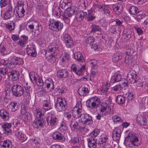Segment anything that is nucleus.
Segmentation results:
<instances>
[{
	"instance_id": "1",
	"label": "nucleus",
	"mask_w": 148,
	"mask_h": 148,
	"mask_svg": "<svg viewBox=\"0 0 148 148\" xmlns=\"http://www.w3.org/2000/svg\"><path fill=\"white\" fill-rule=\"evenodd\" d=\"M125 143L127 146L133 147L134 146H139L141 142L136 134L131 132H130L125 138Z\"/></svg>"
},
{
	"instance_id": "2",
	"label": "nucleus",
	"mask_w": 148,
	"mask_h": 148,
	"mask_svg": "<svg viewBox=\"0 0 148 148\" xmlns=\"http://www.w3.org/2000/svg\"><path fill=\"white\" fill-rule=\"evenodd\" d=\"M79 121V127L80 130L83 131L85 128L86 125L92 124V121L91 117L88 114L82 115Z\"/></svg>"
},
{
	"instance_id": "3",
	"label": "nucleus",
	"mask_w": 148,
	"mask_h": 148,
	"mask_svg": "<svg viewBox=\"0 0 148 148\" xmlns=\"http://www.w3.org/2000/svg\"><path fill=\"white\" fill-rule=\"evenodd\" d=\"M28 27L31 30L34 29L35 33L38 35L41 33L42 31V27L39 25V23L37 21H30L27 24Z\"/></svg>"
},
{
	"instance_id": "4",
	"label": "nucleus",
	"mask_w": 148,
	"mask_h": 148,
	"mask_svg": "<svg viewBox=\"0 0 148 148\" xmlns=\"http://www.w3.org/2000/svg\"><path fill=\"white\" fill-rule=\"evenodd\" d=\"M67 103V102L65 99L59 97L57 99L55 107L59 112H61L64 110L66 109Z\"/></svg>"
},
{
	"instance_id": "5",
	"label": "nucleus",
	"mask_w": 148,
	"mask_h": 148,
	"mask_svg": "<svg viewBox=\"0 0 148 148\" xmlns=\"http://www.w3.org/2000/svg\"><path fill=\"white\" fill-rule=\"evenodd\" d=\"M49 28L53 31H58L61 30L63 27V24L58 21L50 20L49 25Z\"/></svg>"
},
{
	"instance_id": "6",
	"label": "nucleus",
	"mask_w": 148,
	"mask_h": 148,
	"mask_svg": "<svg viewBox=\"0 0 148 148\" xmlns=\"http://www.w3.org/2000/svg\"><path fill=\"white\" fill-rule=\"evenodd\" d=\"M100 100L96 96L92 97L88 99L86 102V105L90 108H95L96 107L99 106V103L100 102Z\"/></svg>"
},
{
	"instance_id": "7",
	"label": "nucleus",
	"mask_w": 148,
	"mask_h": 148,
	"mask_svg": "<svg viewBox=\"0 0 148 148\" xmlns=\"http://www.w3.org/2000/svg\"><path fill=\"white\" fill-rule=\"evenodd\" d=\"M82 104L81 103H77L72 111V115L74 118L77 119L80 117L81 118L83 114L82 113Z\"/></svg>"
},
{
	"instance_id": "8",
	"label": "nucleus",
	"mask_w": 148,
	"mask_h": 148,
	"mask_svg": "<svg viewBox=\"0 0 148 148\" xmlns=\"http://www.w3.org/2000/svg\"><path fill=\"white\" fill-rule=\"evenodd\" d=\"M12 90L13 95L16 97H20L23 94L24 90L21 86L16 84L12 86Z\"/></svg>"
},
{
	"instance_id": "9",
	"label": "nucleus",
	"mask_w": 148,
	"mask_h": 148,
	"mask_svg": "<svg viewBox=\"0 0 148 148\" xmlns=\"http://www.w3.org/2000/svg\"><path fill=\"white\" fill-rule=\"evenodd\" d=\"M85 66L84 65L79 67L78 65L75 64H73L71 67V70L74 72L77 75L79 76H82L83 75V72Z\"/></svg>"
},
{
	"instance_id": "10",
	"label": "nucleus",
	"mask_w": 148,
	"mask_h": 148,
	"mask_svg": "<svg viewBox=\"0 0 148 148\" xmlns=\"http://www.w3.org/2000/svg\"><path fill=\"white\" fill-rule=\"evenodd\" d=\"M127 79L132 84H134L139 80V77L134 71H132L129 72L127 75Z\"/></svg>"
},
{
	"instance_id": "11",
	"label": "nucleus",
	"mask_w": 148,
	"mask_h": 148,
	"mask_svg": "<svg viewBox=\"0 0 148 148\" xmlns=\"http://www.w3.org/2000/svg\"><path fill=\"white\" fill-rule=\"evenodd\" d=\"M46 121L48 124L53 126L56 124L57 118L52 112H49L47 114Z\"/></svg>"
},
{
	"instance_id": "12",
	"label": "nucleus",
	"mask_w": 148,
	"mask_h": 148,
	"mask_svg": "<svg viewBox=\"0 0 148 148\" xmlns=\"http://www.w3.org/2000/svg\"><path fill=\"white\" fill-rule=\"evenodd\" d=\"M100 110L103 116H105L109 114L111 112V108L110 106L106 103H103L100 106Z\"/></svg>"
},
{
	"instance_id": "13",
	"label": "nucleus",
	"mask_w": 148,
	"mask_h": 148,
	"mask_svg": "<svg viewBox=\"0 0 148 148\" xmlns=\"http://www.w3.org/2000/svg\"><path fill=\"white\" fill-rule=\"evenodd\" d=\"M10 63V68H13L15 67L17 64H23V59L18 57H13L11 60Z\"/></svg>"
},
{
	"instance_id": "14",
	"label": "nucleus",
	"mask_w": 148,
	"mask_h": 148,
	"mask_svg": "<svg viewBox=\"0 0 148 148\" xmlns=\"http://www.w3.org/2000/svg\"><path fill=\"white\" fill-rule=\"evenodd\" d=\"M26 51L27 54L29 56L33 57L36 56V53L33 45L31 44L27 45L26 48Z\"/></svg>"
},
{
	"instance_id": "15",
	"label": "nucleus",
	"mask_w": 148,
	"mask_h": 148,
	"mask_svg": "<svg viewBox=\"0 0 148 148\" xmlns=\"http://www.w3.org/2000/svg\"><path fill=\"white\" fill-rule=\"evenodd\" d=\"M63 38L66 43V46L71 47L73 45V41L70 35L67 33L64 34Z\"/></svg>"
},
{
	"instance_id": "16",
	"label": "nucleus",
	"mask_w": 148,
	"mask_h": 148,
	"mask_svg": "<svg viewBox=\"0 0 148 148\" xmlns=\"http://www.w3.org/2000/svg\"><path fill=\"white\" fill-rule=\"evenodd\" d=\"M121 134V130L118 128H115L113 131L112 138L114 141L119 140L120 138Z\"/></svg>"
},
{
	"instance_id": "17",
	"label": "nucleus",
	"mask_w": 148,
	"mask_h": 148,
	"mask_svg": "<svg viewBox=\"0 0 148 148\" xmlns=\"http://www.w3.org/2000/svg\"><path fill=\"white\" fill-rule=\"evenodd\" d=\"M78 11V8L75 6H70L68 8H67L65 13L66 15L68 17H70L74 14H76Z\"/></svg>"
},
{
	"instance_id": "18",
	"label": "nucleus",
	"mask_w": 148,
	"mask_h": 148,
	"mask_svg": "<svg viewBox=\"0 0 148 148\" xmlns=\"http://www.w3.org/2000/svg\"><path fill=\"white\" fill-rule=\"evenodd\" d=\"M108 139V137L106 135L103 134L101 135L98 142V145L100 148H104L105 147L106 142Z\"/></svg>"
},
{
	"instance_id": "19",
	"label": "nucleus",
	"mask_w": 148,
	"mask_h": 148,
	"mask_svg": "<svg viewBox=\"0 0 148 148\" xmlns=\"http://www.w3.org/2000/svg\"><path fill=\"white\" fill-rule=\"evenodd\" d=\"M111 6H112L113 10L116 14L118 15L120 14L123 9V6L121 4L116 3L111 5Z\"/></svg>"
},
{
	"instance_id": "20",
	"label": "nucleus",
	"mask_w": 148,
	"mask_h": 148,
	"mask_svg": "<svg viewBox=\"0 0 148 148\" xmlns=\"http://www.w3.org/2000/svg\"><path fill=\"white\" fill-rule=\"evenodd\" d=\"M59 46L56 43H51L48 47L49 51H50L52 54L57 53L59 52Z\"/></svg>"
},
{
	"instance_id": "21",
	"label": "nucleus",
	"mask_w": 148,
	"mask_h": 148,
	"mask_svg": "<svg viewBox=\"0 0 148 148\" xmlns=\"http://www.w3.org/2000/svg\"><path fill=\"white\" fill-rule=\"evenodd\" d=\"M137 122L140 125H145L147 124V119L145 116L143 115L138 116L136 118Z\"/></svg>"
},
{
	"instance_id": "22",
	"label": "nucleus",
	"mask_w": 148,
	"mask_h": 148,
	"mask_svg": "<svg viewBox=\"0 0 148 148\" xmlns=\"http://www.w3.org/2000/svg\"><path fill=\"white\" fill-rule=\"evenodd\" d=\"M76 13L75 20L78 22L82 21L87 15L86 12L83 11H79L78 10L77 13Z\"/></svg>"
},
{
	"instance_id": "23",
	"label": "nucleus",
	"mask_w": 148,
	"mask_h": 148,
	"mask_svg": "<svg viewBox=\"0 0 148 148\" xmlns=\"http://www.w3.org/2000/svg\"><path fill=\"white\" fill-rule=\"evenodd\" d=\"M121 79V74L119 73V72L115 73L114 75L112 77L110 82L111 83H114L120 81Z\"/></svg>"
},
{
	"instance_id": "24",
	"label": "nucleus",
	"mask_w": 148,
	"mask_h": 148,
	"mask_svg": "<svg viewBox=\"0 0 148 148\" xmlns=\"http://www.w3.org/2000/svg\"><path fill=\"white\" fill-rule=\"evenodd\" d=\"M45 122L42 119H35L33 122V126L35 128H38L43 126Z\"/></svg>"
},
{
	"instance_id": "25",
	"label": "nucleus",
	"mask_w": 148,
	"mask_h": 148,
	"mask_svg": "<svg viewBox=\"0 0 148 148\" xmlns=\"http://www.w3.org/2000/svg\"><path fill=\"white\" fill-rule=\"evenodd\" d=\"M88 146L90 148H95L97 145V140L93 138L87 139Z\"/></svg>"
},
{
	"instance_id": "26",
	"label": "nucleus",
	"mask_w": 148,
	"mask_h": 148,
	"mask_svg": "<svg viewBox=\"0 0 148 148\" xmlns=\"http://www.w3.org/2000/svg\"><path fill=\"white\" fill-rule=\"evenodd\" d=\"M77 119H73L71 121L70 127L72 130L77 131L79 128V126L77 122Z\"/></svg>"
},
{
	"instance_id": "27",
	"label": "nucleus",
	"mask_w": 148,
	"mask_h": 148,
	"mask_svg": "<svg viewBox=\"0 0 148 148\" xmlns=\"http://www.w3.org/2000/svg\"><path fill=\"white\" fill-rule=\"evenodd\" d=\"M66 92L65 87L63 86H60L55 88L54 90V93L55 95H58L64 93Z\"/></svg>"
},
{
	"instance_id": "28",
	"label": "nucleus",
	"mask_w": 148,
	"mask_h": 148,
	"mask_svg": "<svg viewBox=\"0 0 148 148\" xmlns=\"http://www.w3.org/2000/svg\"><path fill=\"white\" fill-rule=\"evenodd\" d=\"M45 84H46V87L48 89H49L51 91L54 88V84L52 79L49 78L45 81Z\"/></svg>"
},
{
	"instance_id": "29",
	"label": "nucleus",
	"mask_w": 148,
	"mask_h": 148,
	"mask_svg": "<svg viewBox=\"0 0 148 148\" xmlns=\"http://www.w3.org/2000/svg\"><path fill=\"white\" fill-rule=\"evenodd\" d=\"M78 93L81 96H84L89 92L88 89L86 87H80L78 91Z\"/></svg>"
},
{
	"instance_id": "30",
	"label": "nucleus",
	"mask_w": 148,
	"mask_h": 148,
	"mask_svg": "<svg viewBox=\"0 0 148 148\" xmlns=\"http://www.w3.org/2000/svg\"><path fill=\"white\" fill-rule=\"evenodd\" d=\"M53 138L54 140H59L60 141L63 140L64 137L63 136L60 132H56L52 134Z\"/></svg>"
},
{
	"instance_id": "31",
	"label": "nucleus",
	"mask_w": 148,
	"mask_h": 148,
	"mask_svg": "<svg viewBox=\"0 0 148 148\" xmlns=\"http://www.w3.org/2000/svg\"><path fill=\"white\" fill-rule=\"evenodd\" d=\"M19 75V73L18 71L13 70L11 71L10 77L11 76L12 80L15 81L18 79Z\"/></svg>"
},
{
	"instance_id": "32",
	"label": "nucleus",
	"mask_w": 148,
	"mask_h": 148,
	"mask_svg": "<svg viewBox=\"0 0 148 148\" xmlns=\"http://www.w3.org/2000/svg\"><path fill=\"white\" fill-rule=\"evenodd\" d=\"M68 71L66 69H62L59 70L57 72L58 76L61 78H65L68 75Z\"/></svg>"
},
{
	"instance_id": "33",
	"label": "nucleus",
	"mask_w": 148,
	"mask_h": 148,
	"mask_svg": "<svg viewBox=\"0 0 148 148\" xmlns=\"http://www.w3.org/2000/svg\"><path fill=\"white\" fill-rule=\"evenodd\" d=\"M74 58L78 62H84L85 61L82 54L79 52H75V53Z\"/></svg>"
},
{
	"instance_id": "34",
	"label": "nucleus",
	"mask_w": 148,
	"mask_h": 148,
	"mask_svg": "<svg viewBox=\"0 0 148 148\" xmlns=\"http://www.w3.org/2000/svg\"><path fill=\"white\" fill-rule=\"evenodd\" d=\"M125 100V97L123 95H119L116 97V101L119 104H122L124 103Z\"/></svg>"
},
{
	"instance_id": "35",
	"label": "nucleus",
	"mask_w": 148,
	"mask_h": 148,
	"mask_svg": "<svg viewBox=\"0 0 148 148\" xmlns=\"http://www.w3.org/2000/svg\"><path fill=\"white\" fill-rule=\"evenodd\" d=\"M8 115L6 110L3 109L0 110V116L5 120H8L9 118Z\"/></svg>"
},
{
	"instance_id": "36",
	"label": "nucleus",
	"mask_w": 148,
	"mask_h": 148,
	"mask_svg": "<svg viewBox=\"0 0 148 148\" xmlns=\"http://www.w3.org/2000/svg\"><path fill=\"white\" fill-rule=\"evenodd\" d=\"M36 81H33V82L36 83V84L39 87H41L43 84V81L42 78L37 75V76L36 77Z\"/></svg>"
},
{
	"instance_id": "37",
	"label": "nucleus",
	"mask_w": 148,
	"mask_h": 148,
	"mask_svg": "<svg viewBox=\"0 0 148 148\" xmlns=\"http://www.w3.org/2000/svg\"><path fill=\"white\" fill-rule=\"evenodd\" d=\"M61 58H62V61L63 62H66L69 59V55L67 52H63L62 53Z\"/></svg>"
},
{
	"instance_id": "38",
	"label": "nucleus",
	"mask_w": 148,
	"mask_h": 148,
	"mask_svg": "<svg viewBox=\"0 0 148 148\" xmlns=\"http://www.w3.org/2000/svg\"><path fill=\"white\" fill-rule=\"evenodd\" d=\"M25 8L21 6H18L17 9V13L19 17H22L24 15Z\"/></svg>"
},
{
	"instance_id": "39",
	"label": "nucleus",
	"mask_w": 148,
	"mask_h": 148,
	"mask_svg": "<svg viewBox=\"0 0 148 148\" xmlns=\"http://www.w3.org/2000/svg\"><path fill=\"white\" fill-rule=\"evenodd\" d=\"M111 7L110 5H103L101 9V11H103L104 13L107 16L110 15V11L109 10Z\"/></svg>"
},
{
	"instance_id": "40",
	"label": "nucleus",
	"mask_w": 148,
	"mask_h": 148,
	"mask_svg": "<svg viewBox=\"0 0 148 148\" xmlns=\"http://www.w3.org/2000/svg\"><path fill=\"white\" fill-rule=\"evenodd\" d=\"M112 90L114 93L119 94L122 91V87L121 85H117L112 88Z\"/></svg>"
},
{
	"instance_id": "41",
	"label": "nucleus",
	"mask_w": 148,
	"mask_h": 148,
	"mask_svg": "<svg viewBox=\"0 0 148 148\" xmlns=\"http://www.w3.org/2000/svg\"><path fill=\"white\" fill-rule=\"evenodd\" d=\"M43 108L45 110H48L51 108L49 100L44 101L43 102Z\"/></svg>"
},
{
	"instance_id": "42",
	"label": "nucleus",
	"mask_w": 148,
	"mask_h": 148,
	"mask_svg": "<svg viewBox=\"0 0 148 148\" xmlns=\"http://www.w3.org/2000/svg\"><path fill=\"white\" fill-rule=\"evenodd\" d=\"M44 114V113L42 112L41 108H38L35 110V115L37 118H40Z\"/></svg>"
},
{
	"instance_id": "43",
	"label": "nucleus",
	"mask_w": 148,
	"mask_h": 148,
	"mask_svg": "<svg viewBox=\"0 0 148 148\" xmlns=\"http://www.w3.org/2000/svg\"><path fill=\"white\" fill-rule=\"evenodd\" d=\"M88 63L90 64L91 68H97L99 62L94 59H91L88 62Z\"/></svg>"
},
{
	"instance_id": "44",
	"label": "nucleus",
	"mask_w": 148,
	"mask_h": 148,
	"mask_svg": "<svg viewBox=\"0 0 148 148\" xmlns=\"http://www.w3.org/2000/svg\"><path fill=\"white\" fill-rule=\"evenodd\" d=\"M129 12L133 15H136L139 12L138 8L134 6H131L129 8Z\"/></svg>"
},
{
	"instance_id": "45",
	"label": "nucleus",
	"mask_w": 148,
	"mask_h": 148,
	"mask_svg": "<svg viewBox=\"0 0 148 148\" xmlns=\"http://www.w3.org/2000/svg\"><path fill=\"white\" fill-rule=\"evenodd\" d=\"M17 138L20 140H22V142H24L27 140V138L25 137L24 134L21 132L19 130L17 131V133L16 134Z\"/></svg>"
},
{
	"instance_id": "46",
	"label": "nucleus",
	"mask_w": 148,
	"mask_h": 148,
	"mask_svg": "<svg viewBox=\"0 0 148 148\" xmlns=\"http://www.w3.org/2000/svg\"><path fill=\"white\" fill-rule=\"evenodd\" d=\"M91 27V30L90 31L91 33H94L96 32L101 31V29L99 26L95 24H92Z\"/></svg>"
},
{
	"instance_id": "47",
	"label": "nucleus",
	"mask_w": 148,
	"mask_h": 148,
	"mask_svg": "<svg viewBox=\"0 0 148 148\" xmlns=\"http://www.w3.org/2000/svg\"><path fill=\"white\" fill-rule=\"evenodd\" d=\"M122 89L125 90L127 88L128 84L127 81L125 79H123L121 81V82L120 84Z\"/></svg>"
},
{
	"instance_id": "48",
	"label": "nucleus",
	"mask_w": 148,
	"mask_h": 148,
	"mask_svg": "<svg viewBox=\"0 0 148 148\" xmlns=\"http://www.w3.org/2000/svg\"><path fill=\"white\" fill-rule=\"evenodd\" d=\"M122 58V56L121 54L119 53H117L114 54L112 58L113 62H116L119 59H121Z\"/></svg>"
},
{
	"instance_id": "49",
	"label": "nucleus",
	"mask_w": 148,
	"mask_h": 148,
	"mask_svg": "<svg viewBox=\"0 0 148 148\" xmlns=\"http://www.w3.org/2000/svg\"><path fill=\"white\" fill-rule=\"evenodd\" d=\"M53 12L54 15L57 17H59L60 15V9L58 7H55L53 10Z\"/></svg>"
},
{
	"instance_id": "50",
	"label": "nucleus",
	"mask_w": 148,
	"mask_h": 148,
	"mask_svg": "<svg viewBox=\"0 0 148 148\" xmlns=\"http://www.w3.org/2000/svg\"><path fill=\"white\" fill-rule=\"evenodd\" d=\"M133 61L132 56L129 55L126 56L125 62L127 64H130Z\"/></svg>"
},
{
	"instance_id": "51",
	"label": "nucleus",
	"mask_w": 148,
	"mask_h": 148,
	"mask_svg": "<svg viewBox=\"0 0 148 148\" xmlns=\"http://www.w3.org/2000/svg\"><path fill=\"white\" fill-rule=\"evenodd\" d=\"M4 133H8L9 132V123H5L2 126Z\"/></svg>"
},
{
	"instance_id": "52",
	"label": "nucleus",
	"mask_w": 148,
	"mask_h": 148,
	"mask_svg": "<svg viewBox=\"0 0 148 148\" xmlns=\"http://www.w3.org/2000/svg\"><path fill=\"white\" fill-rule=\"evenodd\" d=\"M12 111H14L18 109V105L16 102H11L10 103V107Z\"/></svg>"
},
{
	"instance_id": "53",
	"label": "nucleus",
	"mask_w": 148,
	"mask_h": 148,
	"mask_svg": "<svg viewBox=\"0 0 148 148\" xmlns=\"http://www.w3.org/2000/svg\"><path fill=\"white\" fill-rule=\"evenodd\" d=\"M87 1L86 0H79L78 4L79 6H81L83 8L85 9L86 5H87Z\"/></svg>"
},
{
	"instance_id": "54",
	"label": "nucleus",
	"mask_w": 148,
	"mask_h": 148,
	"mask_svg": "<svg viewBox=\"0 0 148 148\" xmlns=\"http://www.w3.org/2000/svg\"><path fill=\"white\" fill-rule=\"evenodd\" d=\"M18 6H21L23 8H26L27 5L26 1V0H19L18 1Z\"/></svg>"
},
{
	"instance_id": "55",
	"label": "nucleus",
	"mask_w": 148,
	"mask_h": 148,
	"mask_svg": "<svg viewBox=\"0 0 148 148\" xmlns=\"http://www.w3.org/2000/svg\"><path fill=\"white\" fill-rule=\"evenodd\" d=\"M100 131L98 129H95L90 134L91 138H95L97 137L99 134Z\"/></svg>"
},
{
	"instance_id": "56",
	"label": "nucleus",
	"mask_w": 148,
	"mask_h": 148,
	"mask_svg": "<svg viewBox=\"0 0 148 148\" xmlns=\"http://www.w3.org/2000/svg\"><path fill=\"white\" fill-rule=\"evenodd\" d=\"M98 71L97 68H91V76L93 77H95L97 75Z\"/></svg>"
},
{
	"instance_id": "57",
	"label": "nucleus",
	"mask_w": 148,
	"mask_h": 148,
	"mask_svg": "<svg viewBox=\"0 0 148 148\" xmlns=\"http://www.w3.org/2000/svg\"><path fill=\"white\" fill-rule=\"evenodd\" d=\"M37 75L33 72H31L29 74V77L31 80L32 82L33 81H36L35 78L37 76Z\"/></svg>"
},
{
	"instance_id": "58",
	"label": "nucleus",
	"mask_w": 148,
	"mask_h": 148,
	"mask_svg": "<svg viewBox=\"0 0 148 148\" xmlns=\"http://www.w3.org/2000/svg\"><path fill=\"white\" fill-rule=\"evenodd\" d=\"M95 41L94 38L92 36H90L87 38L85 42L87 44H91Z\"/></svg>"
},
{
	"instance_id": "59",
	"label": "nucleus",
	"mask_w": 148,
	"mask_h": 148,
	"mask_svg": "<svg viewBox=\"0 0 148 148\" xmlns=\"http://www.w3.org/2000/svg\"><path fill=\"white\" fill-rule=\"evenodd\" d=\"M108 90L103 87L100 89V93L101 95H106L108 93Z\"/></svg>"
},
{
	"instance_id": "60",
	"label": "nucleus",
	"mask_w": 148,
	"mask_h": 148,
	"mask_svg": "<svg viewBox=\"0 0 148 148\" xmlns=\"http://www.w3.org/2000/svg\"><path fill=\"white\" fill-rule=\"evenodd\" d=\"M5 50V47L3 45L0 44V56L4 55V52Z\"/></svg>"
},
{
	"instance_id": "61",
	"label": "nucleus",
	"mask_w": 148,
	"mask_h": 148,
	"mask_svg": "<svg viewBox=\"0 0 148 148\" xmlns=\"http://www.w3.org/2000/svg\"><path fill=\"white\" fill-rule=\"evenodd\" d=\"M63 19L67 23H69L70 20L67 16L66 15V14L65 13V14L63 15L62 16Z\"/></svg>"
},
{
	"instance_id": "62",
	"label": "nucleus",
	"mask_w": 148,
	"mask_h": 148,
	"mask_svg": "<svg viewBox=\"0 0 148 148\" xmlns=\"http://www.w3.org/2000/svg\"><path fill=\"white\" fill-rule=\"evenodd\" d=\"M60 4H62V6H63L64 8H66L67 6H69V3H68V1H61L60 2Z\"/></svg>"
},
{
	"instance_id": "63",
	"label": "nucleus",
	"mask_w": 148,
	"mask_h": 148,
	"mask_svg": "<svg viewBox=\"0 0 148 148\" xmlns=\"http://www.w3.org/2000/svg\"><path fill=\"white\" fill-rule=\"evenodd\" d=\"M142 102L143 105H148V97L143 98L142 100Z\"/></svg>"
},
{
	"instance_id": "64",
	"label": "nucleus",
	"mask_w": 148,
	"mask_h": 148,
	"mask_svg": "<svg viewBox=\"0 0 148 148\" xmlns=\"http://www.w3.org/2000/svg\"><path fill=\"white\" fill-rule=\"evenodd\" d=\"M8 141H9L8 140H6L4 141L2 147L4 148H9V143H8Z\"/></svg>"
}]
</instances>
